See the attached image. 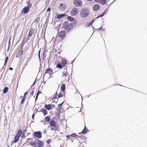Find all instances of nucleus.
<instances>
[{
  "label": "nucleus",
  "instance_id": "obj_1",
  "mask_svg": "<svg viewBox=\"0 0 147 147\" xmlns=\"http://www.w3.org/2000/svg\"><path fill=\"white\" fill-rule=\"evenodd\" d=\"M90 13L89 9L88 8L84 7L80 10V15L81 17L85 18L88 16Z\"/></svg>",
  "mask_w": 147,
  "mask_h": 147
},
{
  "label": "nucleus",
  "instance_id": "obj_2",
  "mask_svg": "<svg viewBox=\"0 0 147 147\" xmlns=\"http://www.w3.org/2000/svg\"><path fill=\"white\" fill-rule=\"evenodd\" d=\"M68 22L66 21L64 22L63 24V26L64 27V29L67 31H69L73 28V24L70 23L68 24Z\"/></svg>",
  "mask_w": 147,
  "mask_h": 147
},
{
  "label": "nucleus",
  "instance_id": "obj_3",
  "mask_svg": "<svg viewBox=\"0 0 147 147\" xmlns=\"http://www.w3.org/2000/svg\"><path fill=\"white\" fill-rule=\"evenodd\" d=\"M42 133L41 131H37L33 133V137H36L38 139H40L42 137Z\"/></svg>",
  "mask_w": 147,
  "mask_h": 147
},
{
  "label": "nucleus",
  "instance_id": "obj_4",
  "mask_svg": "<svg viewBox=\"0 0 147 147\" xmlns=\"http://www.w3.org/2000/svg\"><path fill=\"white\" fill-rule=\"evenodd\" d=\"M73 4L76 6L79 7L82 5V1L81 0H74Z\"/></svg>",
  "mask_w": 147,
  "mask_h": 147
},
{
  "label": "nucleus",
  "instance_id": "obj_5",
  "mask_svg": "<svg viewBox=\"0 0 147 147\" xmlns=\"http://www.w3.org/2000/svg\"><path fill=\"white\" fill-rule=\"evenodd\" d=\"M78 9L77 8H74L72 9L70 11L71 15L74 16L78 13Z\"/></svg>",
  "mask_w": 147,
  "mask_h": 147
},
{
  "label": "nucleus",
  "instance_id": "obj_6",
  "mask_svg": "<svg viewBox=\"0 0 147 147\" xmlns=\"http://www.w3.org/2000/svg\"><path fill=\"white\" fill-rule=\"evenodd\" d=\"M53 72V71L51 68L48 67L46 70L45 74L44 75L43 78L44 77L45 74H48L50 75L51 76L52 75Z\"/></svg>",
  "mask_w": 147,
  "mask_h": 147
},
{
  "label": "nucleus",
  "instance_id": "obj_7",
  "mask_svg": "<svg viewBox=\"0 0 147 147\" xmlns=\"http://www.w3.org/2000/svg\"><path fill=\"white\" fill-rule=\"evenodd\" d=\"M36 140H37L36 144L38 145V147H42L44 146V144L42 141L38 139H36Z\"/></svg>",
  "mask_w": 147,
  "mask_h": 147
},
{
  "label": "nucleus",
  "instance_id": "obj_8",
  "mask_svg": "<svg viewBox=\"0 0 147 147\" xmlns=\"http://www.w3.org/2000/svg\"><path fill=\"white\" fill-rule=\"evenodd\" d=\"M58 35L59 37L63 39L65 35V31L64 30H62L59 32Z\"/></svg>",
  "mask_w": 147,
  "mask_h": 147
},
{
  "label": "nucleus",
  "instance_id": "obj_9",
  "mask_svg": "<svg viewBox=\"0 0 147 147\" xmlns=\"http://www.w3.org/2000/svg\"><path fill=\"white\" fill-rule=\"evenodd\" d=\"M30 8L28 7H25L22 10V12L25 14L27 13L29 11Z\"/></svg>",
  "mask_w": 147,
  "mask_h": 147
},
{
  "label": "nucleus",
  "instance_id": "obj_10",
  "mask_svg": "<svg viewBox=\"0 0 147 147\" xmlns=\"http://www.w3.org/2000/svg\"><path fill=\"white\" fill-rule=\"evenodd\" d=\"M23 47H21V49L20 50L16 55V57H20L23 53V50H22Z\"/></svg>",
  "mask_w": 147,
  "mask_h": 147
},
{
  "label": "nucleus",
  "instance_id": "obj_11",
  "mask_svg": "<svg viewBox=\"0 0 147 147\" xmlns=\"http://www.w3.org/2000/svg\"><path fill=\"white\" fill-rule=\"evenodd\" d=\"M30 38H28V39L26 38H24L22 40V42L20 44L21 46H23L25 42H27V41L29 40Z\"/></svg>",
  "mask_w": 147,
  "mask_h": 147
},
{
  "label": "nucleus",
  "instance_id": "obj_12",
  "mask_svg": "<svg viewBox=\"0 0 147 147\" xmlns=\"http://www.w3.org/2000/svg\"><path fill=\"white\" fill-rule=\"evenodd\" d=\"M61 63L63 67H65L67 63L65 58H63L61 60Z\"/></svg>",
  "mask_w": 147,
  "mask_h": 147
},
{
  "label": "nucleus",
  "instance_id": "obj_13",
  "mask_svg": "<svg viewBox=\"0 0 147 147\" xmlns=\"http://www.w3.org/2000/svg\"><path fill=\"white\" fill-rule=\"evenodd\" d=\"M55 64L57 65L56 68H58L59 69H61L63 68V66L62 65H61L60 62L59 61H58L57 63H55Z\"/></svg>",
  "mask_w": 147,
  "mask_h": 147
},
{
  "label": "nucleus",
  "instance_id": "obj_14",
  "mask_svg": "<svg viewBox=\"0 0 147 147\" xmlns=\"http://www.w3.org/2000/svg\"><path fill=\"white\" fill-rule=\"evenodd\" d=\"M51 105H52V104L47 105L46 104L44 105V107L47 110H49L51 108Z\"/></svg>",
  "mask_w": 147,
  "mask_h": 147
},
{
  "label": "nucleus",
  "instance_id": "obj_15",
  "mask_svg": "<svg viewBox=\"0 0 147 147\" xmlns=\"http://www.w3.org/2000/svg\"><path fill=\"white\" fill-rule=\"evenodd\" d=\"M99 8L100 6L98 4H96L94 5L93 7V10L95 11H97Z\"/></svg>",
  "mask_w": 147,
  "mask_h": 147
},
{
  "label": "nucleus",
  "instance_id": "obj_16",
  "mask_svg": "<svg viewBox=\"0 0 147 147\" xmlns=\"http://www.w3.org/2000/svg\"><path fill=\"white\" fill-rule=\"evenodd\" d=\"M49 123V125L51 127H53L55 126L56 124V123L55 121L52 119H51Z\"/></svg>",
  "mask_w": 147,
  "mask_h": 147
},
{
  "label": "nucleus",
  "instance_id": "obj_17",
  "mask_svg": "<svg viewBox=\"0 0 147 147\" xmlns=\"http://www.w3.org/2000/svg\"><path fill=\"white\" fill-rule=\"evenodd\" d=\"M76 137V134L74 133H73L71 135H67L66 136V137L67 139H71V137H74L75 138Z\"/></svg>",
  "mask_w": 147,
  "mask_h": 147
},
{
  "label": "nucleus",
  "instance_id": "obj_18",
  "mask_svg": "<svg viewBox=\"0 0 147 147\" xmlns=\"http://www.w3.org/2000/svg\"><path fill=\"white\" fill-rule=\"evenodd\" d=\"M34 30L32 28L30 29L28 36V38H29V36H31L33 33H34Z\"/></svg>",
  "mask_w": 147,
  "mask_h": 147
},
{
  "label": "nucleus",
  "instance_id": "obj_19",
  "mask_svg": "<svg viewBox=\"0 0 147 147\" xmlns=\"http://www.w3.org/2000/svg\"><path fill=\"white\" fill-rule=\"evenodd\" d=\"M88 131H89V130L86 128V126H85L84 129L81 132V133H82L83 134H85L87 133Z\"/></svg>",
  "mask_w": 147,
  "mask_h": 147
},
{
  "label": "nucleus",
  "instance_id": "obj_20",
  "mask_svg": "<svg viewBox=\"0 0 147 147\" xmlns=\"http://www.w3.org/2000/svg\"><path fill=\"white\" fill-rule=\"evenodd\" d=\"M75 138H79L80 139H83L84 138V140H86V137H85L84 136H79L78 135H77L76 134Z\"/></svg>",
  "mask_w": 147,
  "mask_h": 147
},
{
  "label": "nucleus",
  "instance_id": "obj_21",
  "mask_svg": "<svg viewBox=\"0 0 147 147\" xmlns=\"http://www.w3.org/2000/svg\"><path fill=\"white\" fill-rule=\"evenodd\" d=\"M40 111L42 112L43 113L44 116L47 115L48 113V111L44 108L42 109Z\"/></svg>",
  "mask_w": 147,
  "mask_h": 147
},
{
  "label": "nucleus",
  "instance_id": "obj_22",
  "mask_svg": "<svg viewBox=\"0 0 147 147\" xmlns=\"http://www.w3.org/2000/svg\"><path fill=\"white\" fill-rule=\"evenodd\" d=\"M61 92H64L65 91V84H62L61 86Z\"/></svg>",
  "mask_w": 147,
  "mask_h": 147
},
{
  "label": "nucleus",
  "instance_id": "obj_23",
  "mask_svg": "<svg viewBox=\"0 0 147 147\" xmlns=\"http://www.w3.org/2000/svg\"><path fill=\"white\" fill-rule=\"evenodd\" d=\"M44 120L46 122L49 123L51 120V118L49 116H46L44 119Z\"/></svg>",
  "mask_w": 147,
  "mask_h": 147
},
{
  "label": "nucleus",
  "instance_id": "obj_24",
  "mask_svg": "<svg viewBox=\"0 0 147 147\" xmlns=\"http://www.w3.org/2000/svg\"><path fill=\"white\" fill-rule=\"evenodd\" d=\"M27 132V129H26L24 131L22 132V135L21 137L22 138L24 139L25 138L26 136H25V134Z\"/></svg>",
  "mask_w": 147,
  "mask_h": 147
},
{
  "label": "nucleus",
  "instance_id": "obj_25",
  "mask_svg": "<svg viewBox=\"0 0 147 147\" xmlns=\"http://www.w3.org/2000/svg\"><path fill=\"white\" fill-rule=\"evenodd\" d=\"M22 130L21 129H20L18 131L16 135L20 137L21 135L22 134Z\"/></svg>",
  "mask_w": 147,
  "mask_h": 147
},
{
  "label": "nucleus",
  "instance_id": "obj_26",
  "mask_svg": "<svg viewBox=\"0 0 147 147\" xmlns=\"http://www.w3.org/2000/svg\"><path fill=\"white\" fill-rule=\"evenodd\" d=\"M20 138V137L16 135L15 136V138H14V140L13 141L14 142V143H16V142H17L18 141Z\"/></svg>",
  "mask_w": 147,
  "mask_h": 147
},
{
  "label": "nucleus",
  "instance_id": "obj_27",
  "mask_svg": "<svg viewBox=\"0 0 147 147\" xmlns=\"http://www.w3.org/2000/svg\"><path fill=\"white\" fill-rule=\"evenodd\" d=\"M8 89L9 88L8 87H5L3 90V93L4 94L6 93L7 92Z\"/></svg>",
  "mask_w": 147,
  "mask_h": 147
},
{
  "label": "nucleus",
  "instance_id": "obj_28",
  "mask_svg": "<svg viewBox=\"0 0 147 147\" xmlns=\"http://www.w3.org/2000/svg\"><path fill=\"white\" fill-rule=\"evenodd\" d=\"M66 15L65 13L63 14H58L57 18L58 19H59L65 16Z\"/></svg>",
  "mask_w": 147,
  "mask_h": 147
},
{
  "label": "nucleus",
  "instance_id": "obj_29",
  "mask_svg": "<svg viewBox=\"0 0 147 147\" xmlns=\"http://www.w3.org/2000/svg\"><path fill=\"white\" fill-rule=\"evenodd\" d=\"M26 3L27 4V5L26 7H28V8H30V7H31V6H32V4L31 3L30 1H28Z\"/></svg>",
  "mask_w": 147,
  "mask_h": 147
},
{
  "label": "nucleus",
  "instance_id": "obj_30",
  "mask_svg": "<svg viewBox=\"0 0 147 147\" xmlns=\"http://www.w3.org/2000/svg\"><path fill=\"white\" fill-rule=\"evenodd\" d=\"M58 95V93L57 92L54 94L53 97L52 98V100L55 99L57 98V96Z\"/></svg>",
  "mask_w": 147,
  "mask_h": 147
},
{
  "label": "nucleus",
  "instance_id": "obj_31",
  "mask_svg": "<svg viewBox=\"0 0 147 147\" xmlns=\"http://www.w3.org/2000/svg\"><path fill=\"white\" fill-rule=\"evenodd\" d=\"M68 20L70 21H73L74 20V18L71 16H68L67 17Z\"/></svg>",
  "mask_w": 147,
  "mask_h": 147
},
{
  "label": "nucleus",
  "instance_id": "obj_32",
  "mask_svg": "<svg viewBox=\"0 0 147 147\" xmlns=\"http://www.w3.org/2000/svg\"><path fill=\"white\" fill-rule=\"evenodd\" d=\"M8 59V56L6 57L5 58V62L4 65V66H5L7 64V61Z\"/></svg>",
  "mask_w": 147,
  "mask_h": 147
},
{
  "label": "nucleus",
  "instance_id": "obj_33",
  "mask_svg": "<svg viewBox=\"0 0 147 147\" xmlns=\"http://www.w3.org/2000/svg\"><path fill=\"white\" fill-rule=\"evenodd\" d=\"M53 127H54V130L55 131H56L58 130V129H59V127L56 125H55L54 126H53Z\"/></svg>",
  "mask_w": 147,
  "mask_h": 147
},
{
  "label": "nucleus",
  "instance_id": "obj_34",
  "mask_svg": "<svg viewBox=\"0 0 147 147\" xmlns=\"http://www.w3.org/2000/svg\"><path fill=\"white\" fill-rule=\"evenodd\" d=\"M106 2L105 0H100V3L102 4H105Z\"/></svg>",
  "mask_w": 147,
  "mask_h": 147
},
{
  "label": "nucleus",
  "instance_id": "obj_35",
  "mask_svg": "<svg viewBox=\"0 0 147 147\" xmlns=\"http://www.w3.org/2000/svg\"><path fill=\"white\" fill-rule=\"evenodd\" d=\"M61 107L58 106L57 108L56 109L57 112L61 113Z\"/></svg>",
  "mask_w": 147,
  "mask_h": 147
},
{
  "label": "nucleus",
  "instance_id": "obj_36",
  "mask_svg": "<svg viewBox=\"0 0 147 147\" xmlns=\"http://www.w3.org/2000/svg\"><path fill=\"white\" fill-rule=\"evenodd\" d=\"M46 56V53H43V56H42V59L43 60H45V59Z\"/></svg>",
  "mask_w": 147,
  "mask_h": 147
},
{
  "label": "nucleus",
  "instance_id": "obj_37",
  "mask_svg": "<svg viewBox=\"0 0 147 147\" xmlns=\"http://www.w3.org/2000/svg\"><path fill=\"white\" fill-rule=\"evenodd\" d=\"M26 99V98L24 97L22 98L21 102V104H23L24 103V102L25 101Z\"/></svg>",
  "mask_w": 147,
  "mask_h": 147
},
{
  "label": "nucleus",
  "instance_id": "obj_38",
  "mask_svg": "<svg viewBox=\"0 0 147 147\" xmlns=\"http://www.w3.org/2000/svg\"><path fill=\"white\" fill-rule=\"evenodd\" d=\"M63 96V95L61 94V92H60L58 95V98H60L62 97Z\"/></svg>",
  "mask_w": 147,
  "mask_h": 147
},
{
  "label": "nucleus",
  "instance_id": "obj_39",
  "mask_svg": "<svg viewBox=\"0 0 147 147\" xmlns=\"http://www.w3.org/2000/svg\"><path fill=\"white\" fill-rule=\"evenodd\" d=\"M65 102V101H64L63 102H62L61 103L58 104L57 106H59V107H61V108L62 107V106L63 104H64V102Z\"/></svg>",
  "mask_w": 147,
  "mask_h": 147
},
{
  "label": "nucleus",
  "instance_id": "obj_40",
  "mask_svg": "<svg viewBox=\"0 0 147 147\" xmlns=\"http://www.w3.org/2000/svg\"><path fill=\"white\" fill-rule=\"evenodd\" d=\"M52 140L51 139H48L46 141V143L48 144H49L50 142Z\"/></svg>",
  "mask_w": 147,
  "mask_h": 147
},
{
  "label": "nucleus",
  "instance_id": "obj_41",
  "mask_svg": "<svg viewBox=\"0 0 147 147\" xmlns=\"http://www.w3.org/2000/svg\"><path fill=\"white\" fill-rule=\"evenodd\" d=\"M47 51V50L46 47H44V51L43 53H46Z\"/></svg>",
  "mask_w": 147,
  "mask_h": 147
},
{
  "label": "nucleus",
  "instance_id": "obj_42",
  "mask_svg": "<svg viewBox=\"0 0 147 147\" xmlns=\"http://www.w3.org/2000/svg\"><path fill=\"white\" fill-rule=\"evenodd\" d=\"M30 144L32 146H35V145L36 146V144L35 143H34V142H31L30 143Z\"/></svg>",
  "mask_w": 147,
  "mask_h": 147
},
{
  "label": "nucleus",
  "instance_id": "obj_43",
  "mask_svg": "<svg viewBox=\"0 0 147 147\" xmlns=\"http://www.w3.org/2000/svg\"><path fill=\"white\" fill-rule=\"evenodd\" d=\"M36 113V112H35V111H34L32 115V119L33 120L34 119V116H35Z\"/></svg>",
  "mask_w": 147,
  "mask_h": 147
},
{
  "label": "nucleus",
  "instance_id": "obj_44",
  "mask_svg": "<svg viewBox=\"0 0 147 147\" xmlns=\"http://www.w3.org/2000/svg\"><path fill=\"white\" fill-rule=\"evenodd\" d=\"M37 80H36V79L33 82V84L31 86L30 88H31L32 87V86H34V85L36 83V81H37Z\"/></svg>",
  "mask_w": 147,
  "mask_h": 147
},
{
  "label": "nucleus",
  "instance_id": "obj_45",
  "mask_svg": "<svg viewBox=\"0 0 147 147\" xmlns=\"http://www.w3.org/2000/svg\"><path fill=\"white\" fill-rule=\"evenodd\" d=\"M42 92L39 91V89L38 90V92L36 94V95L38 96L39 94L41 93Z\"/></svg>",
  "mask_w": 147,
  "mask_h": 147
},
{
  "label": "nucleus",
  "instance_id": "obj_46",
  "mask_svg": "<svg viewBox=\"0 0 147 147\" xmlns=\"http://www.w3.org/2000/svg\"><path fill=\"white\" fill-rule=\"evenodd\" d=\"M60 113L59 112H57L56 113V115L57 117H59L60 115Z\"/></svg>",
  "mask_w": 147,
  "mask_h": 147
},
{
  "label": "nucleus",
  "instance_id": "obj_47",
  "mask_svg": "<svg viewBox=\"0 0 147 147\" xmlns=\"http://www.w3.org/2000/svg\"><path fill=\"white\" fill-rule=\"evenodd\" d=\"M28 93V92L27 91L25 93L23 96V97L26 98L27 94Z\"/></svg>",
  "mask_w": 147,
  "mask_h": 147
},
{
  "label": "nucleus",
  "instance_id": "obj_48",
  "mask_svg": "<svg viewBox=\"0 0 147 147\" xmlns=\"http://www.w3.org/2000/svg\"><path fill=\"white\" fill-rule=\"evenodd\" d=\"M67 71L66 73H65L64 72H63V75H64L65 76H67Z\"/></svg>",
  "mask_w": 147,
  "mask_h": 147
},
{
  "label": "nucleus",
  "instance_id": "obj_49",
  "mask_svg": "<svg viewBox=\"0 0 147 147\" xmlns=\"http://www.w3.org/2000/svg\"><path fill=\"white\" fill-rule=\"evenodd\" d=\"M55 47H53L52 49H53V51L54 52H56L57 51V49H55Z\"/></svg>",
  "mask_w": 147,
  "mask_h": 147
},
{
  "label": "nucleus",
  "instance_id": "obj_50",
  "mask_svg": "<svg viewBox=\"0 0 147 147\" xmlns=\"http://www.w3.org/2000/svg\"><path fill=\"white\" fill-rule=\"evenodd\" d=\"M50 59H51V57H48L47 58V59H48V62H47V63L49 64V61H50Z\"/></svg>",
  "mask_w": 147,
  "mask_h": 147
},
{
  "label": "nucleus",
  "instance_id": "obj_51",
  "mask_svg": "<svg viewBox=\"0 0 147 147\" xmlns=\"http://www.w3.org/2000/svg\"><path fill=\"white\" fill-rule=\"evenodd\" d=\"M38 97V96L36 95L35 98V102H36V101L37 100Z\"/></svg>",
  "mask_w": 147,
  "mask_h": 147
},
{
  "label": "nucleus",
  "instance_id": "obj_52",
  "mask_svg": "<svg viewBox=\"0 0 147 147\" xmlns=\"http://www.w3.org/2000/svg\"><path fill=\"white\" fill-rule=\"evenodd\" d=\"M39 20V18H38L36 19L35 20V21H36V22H38V21Z\"/></svg>",
  "mask_w": 147,
  "mask_h": 147
},
{
  "label": "nucleus",
  "instance_id": "obj_53",
  "mask_svg": "<svg viewBox=\"0 0 147 147\" xmlns=\"http://www.w3.org/2000/svg\"><path fill=\"white\" fill-rule=\"evenodd\" d=\"M38 57L39 59V61L40 62V54H39V55H38Z\"/></svg>",
  "mask_w": 147,
  "mask_h": 147
},
{
  "label": "nucleus",
  "instance_id": "obj_54",
  "mask_svg": "<svg viewBox=\"0 0 147 147\" xmlns=\"http://www.w3.org/2000/svg\"><path fill=\"white\" fill-rule=\"evenodd\" d=\"M33 94H34V93H33V92H31L30 93V96H32L33 95Z\"/></svg>",
  "mask_w": 147,
  "mask_h": 147
},
{
  "label": "nucleus",
  "instance_id": "obj_55",
  "mask_svg": "<svg viewBox=\"0 0 147 147\" xmlns=\"http://www.w3.org/2000/svg\"><path fill=\"white\" fill-rule=\"evenodd\" d=\"M47 132L46 130L45 129L43 130V134H45Z\"/></svg>",
  "mask_w": 147,
  "mask_h": 147
},
{
  "label": "nucleus",
  "instance_id": "obj_56",
  "mask_svg": "<svg viewBox=\"0 0 147 147\" xmlns=\"http://www.w3.org/2000/svg\"><path fill=\"white\" fill-rule=\"evenodd\" d=\"M75 60V59H74L71 62V65H72V66L73 65V63L74 62Z\"/></svg>",
  "mask_w": 147,
  "mask_h": 147
},
{
  "label": "nucleus",
  "instance_id": "obj_57",
  "mask_svg": "<svg viewBox=\"0 0 147 147\" xmlns=\"http://www.w3.org/2000/svg\"><path fill=\"white\" fill-rule=\"evenodd\" d=\"M4 66H3V67H2V68L0 70V72H2V71L3 70V69L4 68Z\"/></svg>",
  "mask_w": 147,
  "mask_h": 147
},
{
  "label": "nucleus",
  "instance_id": "obj_58",
  "mask_svg": "<svg viewBox=\"0 0 147 147\" xmlns=\"http://www.w3.org/2000/svg\"><path fill=\"white\" fill-rule=\"evenodd\" d=\"M95 20H92V21L91 22H90V25H92L93 22Z\"/></svg>",
  "mask_w": 147,
  "mask_h": 147
},
{
  "label": "nucleus",
  "instance_id": "obj_59",
  "mask_svg": "<svg viewBox=\"0 0 147 147\" xmlns=\"http://www.w3.org/2000/svg\"><path fill=\"white\" fill-rule=\"evenodd\" d=\"M95 1L96 2L100 3V0H95Z\"/></svg>",
  "mask_w": 147,
  "mask_h": 147
},
{
  "label": "nucleus",
  "instance_id": "obj_60",
  "mask_svg": "<svg viewBox=\"0 0 147 147\" xmlns=\"http://www.w3.org/2000/svg\"><path fill=\"white\" fill-rule=\"evenodd\" d=\"M61 25H59V24H58V26H57V28H56V29H58L60 27Z\"/></svg>",
  "mask_w": 147,
  "mask_h": 147
},
{
  "label": "nucleus",
  "instance_id": "obj_61",
  "mask_svg": "<svg viewBox=\"0 0 147 147\" xmlns=\"http://www.w3.org/2000/svg\"><path fill=\"white\" fill-rule=\"evenodd\" d=\"M51 9V8L50 7H49L47 10V11H50Z\"/></svg>",
  "mask_w": 147,
  "mask_h": 147
},
{
  "label": "nucleus",
  "instance_id": "obj_62",
  "mask_svg": "<svg viewBox=\"0 0 147 147\" xmlns=\"http://www.w3.org/2000/svg\"><path fill=\"white\" fill-rule=\"evenodd\" d=\"M50 129L51 130H54V128L53 127H50Z\"/></svg>",
  "mask_w": 147,
  "mask_h": 147
},
{
  "label": "nucleus",
  "instance_id": "obj_63",
  "mask_svg": "<svg viewBox=\"0 0 147 147\" xmlns=\"http://www.w3.org/2000/svg\"><path fill=\"white\" fill-rule=\"evenodd\" d=\"M13 68L11 67H9V69L10 70H13Z\"/></svg>",
  "mask_w": 147,
  "mask_h": 147
},
{
  "label": "nucleus",
  "instance_id": "obj_64",
  "mask_svg": "<svg viewBox=\"0 0 147 147\" xmlns=\"http://www.w3.org/2000/svg\"><path fill=\"white\" fill-rule=\"evenodd\" d=\"M106 10H105L102 13H103L105 15L106 13H107V12L106 11Z\"/></svg>",
  "mask_w": 147,
  "mask_h": 147
}]
</instances>
